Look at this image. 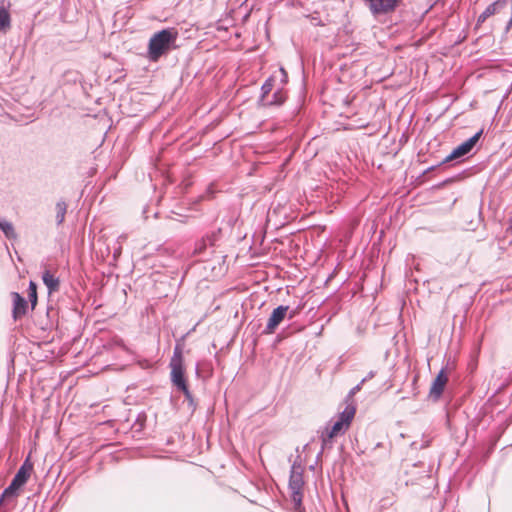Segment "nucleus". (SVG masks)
<instances>
[{
  "mask_svg": "<svg viewBox=\"0 0 512 512\" xmlns=\"http://www.w3.org/2000/svg\"><path fill=\"white\" fill-rule=\"evenodd\" d=\"M178 31L175 28H167L154 33L148 43L147 57L152 62H157L163 55L177 46Z\"/></svg>",
  "mask_w": 512,
  "mask_h": 512,
  "instance_id": "obj_1",
  "label": "nucleus"
},
{
  "mask_svg": "<svg viewBox=\"0 0 512 512\" xmlns=\"http://www.w3.org/2000/svg\"><path fill=\"white\" fill-rule=\"evenodd\" d=\"M356 407L353 404H348L345 409L339 414L336 421L329 428L327 427L321 434V440L323 446H327L332 443L333 439L345 434L355 417Z\"/></svg>",
  "mask_w": 512,
  "mask_h": 512,
  "instance_id": "obj_2",
  "label": "nucleus"
},
{
  "mask_svg": "<svg viewBox=\"0 0 512 512\" xmlns=\"http://www.w3.org/2000/svg\"><path fill=\"white\" fill-rule=\"evenodd\" d=\"M171 368V381L172 383L181 390L185 397L190 399L191 393L188 389V385L185 379V366L182 348L176 345L173 356L170 361Z\"/></svg>",
  "mask_w": 512,
  "mask_h": 512,
  "instance_id": "obj_3",
  "label": "nucleus"
},
{
  "mask_svg": "<svg viewBox=\"0 0 512 512\" xmlns=\"http://www.w3.org/2000/svg\"><path fill=\"white\" fill-rule=\"evenodd\" d=\"M303 487V470L301 466L293 465L290 473L289 489L291 491L292 501L297 510H299L302 505Z\"/></svg>",
  "mask_w": 512,
  "mask_h": 512,
  "instance_id": "obj_4",
  "label": "nucleus"
},
{
  "mask_svg": "<svg viewBox=\"0 0 512 512\" xmlns=\"http://www.w3.org/2000/svg\"><path fill=\"white\" fill-rule=\"evenodd\" d=\"M32 468V464H27L26 461L17 471L10 485L4 490L3 496L14 495L27 482Z\"/></svg>",
  "mask_w": 512,
  "mask_h": 512,
  "instance_id": "obj_5",
  "label": "nucleus"
},
{
  "mask_svg": "<svg viewBox=\"0 0 512 512\" xmlns=\"http://www.w3.org/2000/svg\"><path fill=\"white\" fill-rule=\"evenodd\" d=\"M374 16L387 15L396 10L401 0H364Z\"/></svg>",
  "mask_w": 512,
  "mask_h": 512,
  "instance_id": "obj_6",
  "label": "nucleus"
},
{
  "mask_svg": "<svg viewBox=\"0 0 512 512\" xmlns=\"http://www.w3.org/2000/svg\"><path fill=\"white\" fill-rule=\"evenodd\" d=\"M481 134H482V131L476 133L474 136H472L471 138L467 139L465 142H463L462 144L457 146L451 152V154L449 156H447L446 161H451V160L460 158V157L466 155L467 153H469L472 150V148L476 145V143L478 142Z\"/></svg>",
  "mask_w": 512,
  "mask_h": 512,
  "instance_id": "obj_7",
  "label": "nucleus"
},
{
  "mask_svg": "<svg viewBox=\"0 0 512 512\" xmlns=\"http://www.w3.org/2000/svg\"><path fill=\"white\" fill-rule=\"evenodd\" d=\"M448 382V375L444 369H441L436 378L433 380L430 390H429V397L433 399L434 401H437Z\"/></svg>",
  "mask_w": 512,
  "mask_h": 512,
  "instance_id": "obj_8",
  "label": "nucleus"
},
{
  "mask_svg": "<svg viewBox=\"0 0 512 512\" xmlns=\"http://www.w3.org/2000/svg\"><path fill=\"white\" fill-rule=\"evenodd\" d=\"M289 310L288 306H278L272 311L271 316L269 317L266 325L265 332L267 334H272L275 332L276 328L279 324L284 320Z\"/></svg>",
  "mask_w": 512,
  "mask_h": 512,
  "instance_id": "obj_9",
  "label": "nucleus"
},
{
  "mask_svg": "<svg viewBox=\"0 0 512 512\" xmlns=\"http://www.w3.org/2000/svg\"><path fill=\"white\" fill-rule=\"evenodd\" d=\"M507 5V0H496L492 4H490L478 17L476 26H480L484 23L489 17L499 13L503 10Z\"/></svg>",
  "mask_w": 512,
  "mask_h": 512,
  "instance_id": "obj_10",
  "label": "nucleus"
},
{
  "mask_svg": "<svg viewBox=\"0 0 512 512\" xmlns=\"http://www.w3.org/2000/svg\"><path fill=\"white\" fill-rule=\"evenodd\" d=\"M13 299V318L18 320L27 312V301L17 292L11 293Z\"/></svg>",
  "mask_w": 512,
  "mask_h": 512,
  "instance_id": "obj_11",
  "label": "nucleus"
},
{
  "mask_svg": "<svg viewBox=\"0 0 512 512\" xmlns=\"http://www.w3.org/2000/svg\"><path fill=\"white\" fill-rule=\"evenodd\" d=\"M42 280L47 286L49 293L55 292L59 289V279L56 278L49 270H45L42 275Z\"/></svg>",
  "mask_w": 512,
  "mask_h": 512,
  "instance_id": "obj_12",
  "label": "nucleus"
},
{
  "mask_svg": "<svg viewBox=\"0 0 512 512\" xmlns=\"http://www.w3.org/2000/svg\"><path fill=\"white\" fill-rule=\"evenodd\" d=\"M11 27V16L9 11L4 8L0 7V33L1 32H7Z\"/></svg>",
  "mask_w": 512,
  "mask_h": 512,
  "instance_id": "obj_13",
  "label": "nucleus"
},
{
  "mask_svg": "<svg viewBox=\"0 0 512 512\" xmlns=\"http://www.w3.org/2000/svg\"><path fill=\"white\" fill-rule=\"evenodd\" d=\"M0 229L3 231L5 236L9 239H15L16 238V232L15 229L10 222L6 221H0Z\"/></svg>",
  "mask_w": 512,
  "mask_h": 512,
  "instance_id": "obj_14",
  "label": "nucleus"
},
{
  "mask_svg": "<svg viewBox=\"0 0 512 512\" xmlns=\"http://www.w3.org/2000/svg\"><path fill=\"white\" fill-rule=\"evenodd\" d=\"M28 297L33 310L37 305V285L33 281H30L29 283Z\"/></svg>",
  "mask_w": 512,
  "mask_h": 512,
  "instance_id": "obj_15",
  "label": "nucleus"
},
{
  "mask_svg": "<svg viewBox=\"0 0 512 512\" xmlns=\"http://www.w3.org/2000/svg\"><path fill=\"white\" fill-rule=\"evenodd\" d=\"M56 210V220L58 224H61L65 219V214L67 211V205L65 202H58L55 207Z\"/></svg>",
  "mask_w": 512,
  "mask_h": 512,
  "instance_id": "obj_16",
  "label": "nucleus"
},
{
  "mask_svg": "<svg viewBox=\"0 0 512 512\" xmlns=\"http://www.w3.org/2000/svg\"><path fill=\"white\" fill-rule=\"evenodd\" d=\"M207 242L212 244L210 237L203 238L201 241H199L196 244L195 253L200 254V253L204 252L207 247Z\"/></svg>",
  "mask_w": 512,
  "mask_h": 512,
  "instance_id": "obj_17",
  "label": "nucleus"
},
{
  "mask_svg": "<svg viewBox=\"0 0 512 512\" xmlns=\"http://www.w3.org/2000/svg\"><path fill=\"white\" fill-rule=\"evenodd\" d=\"M275 97V100L272 102L273 104H282L285 99H286V93L282 92V91H278L275 93L274 95Z\"/></svg>",
  "mask_w": 512,
  "mask_h": 512,
  "instance_id": "obj_18",
  "label": "nucleus"
},
{
  "mask_svg": "<svg viewBox=\"0 0 512 512\" xmlns=\"http://www.w3.org/2000/svg\"><path fill=\"white\" fill-rule=\"evenodd\" d=\"M272 86H273V85H272V81H271V79H269V80H267V81L265 82V84L262 86L263 96H265L266 94H268V93L271 91Z\"/></svg>",
  "mask_w": 512,
  "mask_h": 512,
  "instance_id": "obj_19",
  "label": "nucleus"
},
{
  "mask_svg": "<svg viewBox=\"0 0 512 512\" xmlns=\"http://www.w3.org/2000/svg\"><path fill=\"white\" fill-rule=\"evenodd\" d=\"M281 73L284 75V77H286V72L283 68L280 69Z\"/></svg>",
  "mask_w": 512,
  "mask_h": 512,
  "instance_id": "obj_20",
  "label": "nucleus"
},
{
  "mask_svg": "<svg viewBox=\"0 0 512 512\" xmlns=\"http://www.w3.org/2000/svg\"><path fill=\"white\" fill-rule=\"evenodd\" d=\"M508 230H509V231L511 232V234H512V221H511V223H510V226H509Z\"/></svg>",
  "mask_w": 512,
  "mask_h": 512,
  "instance_id": "obj_21",
  "label": "nucleus"
}]
</instances>
